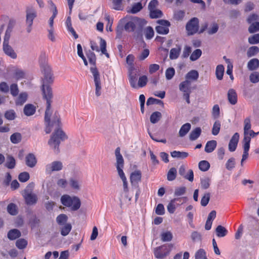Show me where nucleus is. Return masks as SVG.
<instances>
[{
	"label": "nucleus",
	"instance_id": "obj_1",
	"mask_svg": "<svg viewBox=\"0 0 259 259\" xmlns=\"http://www.w3.org/2000/svg\"><path fill=\"white\" fill-rule=\"evenodd\" d=\"M44 73V78L42 79V91L44 94V97L47 100V109L45 112V122L46 123V132L49 134L51 132L52 124L50 122L51 115V99L52 98V91L51 88L48 85V84L52 83L54 81V78L51 67L46 65L45 66L42 70Z\"/></svg>",
	"mask_w": 259,
	"mask_h": 259
},
{
	"label": "nucleus",
	"instance_id": "obj_2",
	"mask_svg": "<svg viewBox=\"0 0 259 259\" xmlns=\"http://www.w3.org/2000/svg\"><path fill=\"white\" fill-rule=\"evenodd\" d=\"M67 138V137L63 131L60 128H58L51 136L48 141V145L54 152L57 153L59 151V147L61 141L65 140Z\"/></svg>",
	"mask_w": 259,
	"mask_h": 259
},
{
	"label": "nucleus",
	"instance_id": "obj_3",
	"mask_svg": "<svg viewBox=\"0 0 259 259\" xmlns=\"http://www.w3.org/2000/svg\"><path fill=\"white\" fill-rule=\"evenodd\" d=\"M258 134L259 132L255 133L252 130L247 131L246 134H243L244 137L242 141L243 153L241 161V166L243 165L244 161L246 160L248 158L251 138L255 137Z\"/></svg>",
	"mask_w": 259,
	"mask_h": 259
},
{
	"label": "nucleus",
	"instance_id": "obj_4",
	"mask_svg": "<svg viewBox=\"0 0 259 259\" xmlns=\"http://www.w3.org/2000/svg\"><path fill=\"white\" fill-rule=\"evenodd\" d=\"M61 202L63 205L70 208L72 210H76L80 206V201L78 197L67 194L61 196Z\"/></svg>",
	"mask_w": 259,
	"mask_h": 259
},
{
	"label": "nucleus",
	"instance_id": "obj_5",
	"mask_svg": "<svg viewBox=\"0 0 259 259\" xmlns=\"http://www.w3.org/2000/svg\"><path fill=\"white\" fill-rule=\"evenodd\" d=\"M26 14V31L30 33L32 30L33 20L37 17V11L34 8L30 7L27 8Z\"/></svg>",
	"mask_w": 259,
	"mask_h": 259
},
{
	"label": "nucleus",
	"instance_id": "obj_6",
	"mask_svg": "<svg viewBox=\"0 0 259 259\" xmlns=\"http://www.w3.org/2000/svg\"><path fill=\"white\" fill-rule=\"evenodd\" d=\"M191 83L189 80L182 81L179 84V89L183 94V97L188 104L190 103V95L192 92Z\"/></svg>",
	"mask_w": 259,
	"mask_h": 259
},
{
	"label": "nucleus",
	"instance_id": "obj_7",
	"mask_svg": "<svg viewBox=\"0 0 259 259\" xmlns=\"http://www.w3.org/2000/svg\"><path fill=\"white\" fill-rule=\"evenodd\" d=\"M172 247L171 244H169L163 245L156 247L154 249V254L157 258H163L168 254Z\"/></svg>",
	"mask_w": 259,
	"mask_h": 259
},
{
	"label": "nucleus",
	"instance_id": "obj_8",
	"mask_svg": "<svg viewBox=\"0 0 259 259\" xmlns=\"http://www.w3.org/2000/svg\"><path fill=\"white\" fill-rule=\"evenodd\" d=\"M122 21L125 23L124 28L128 32L134 31L136 26L140 24V20L137 17H126Z\"/></svg>",
	"mask_w": 259,
	"mask_h": 259
},
{
	"label": "nucleus",
	"instance_id": "obj_9",
	"mask_svg": "<svg viewBox=\"0 0 259 259\" xmlns=\"http://www.w3.org/2000/svg\"><path fill=\"white\" fill-rule=\"evenodd\" d=\"M91 71L93 75L94 80L95 84V94L97 97H99L101 94V85L100 75L96 67H91Z\"/></svg>",
	"mask_w": 259,
	"mask_h": 259
},
{
	"label": "nucleus",
	"instance_id": "obj_10",
	"mask_svg": "<svg viewBox=\"0 0 259 259\" xmlns=\"http://www.w3.org/2000/svg\"><path fill=\"white\" fill-rule=\"evenodd\" d=\"M199 20L197 18L191 19L186 24V29L188 35H193L198 31Z\"/></svg>",
	"mask_w": 259,
	"mask_h": 259
},
{
	"label": "nucleus",
	"instance_id": "obj_11",
	"mask_svg": "<svg viewBox=\"0 0 259 259\" xmlns=\"http://www.w3.org/2000/svg\"><path fill=\"white\" fill-rule=\"evenodd\" d=\"M115 154L116 157L115 165L118 175L123 174V168L124 166V160L120 153V149L119 147H117L115 149Z\"/></svg>",
	"mask_w": 259,
	"mask_h": 259
},
{
	"label": "nucleus",
	"instance_id": "obj_12",
	"mask_svg": "<svg viewBox=\"0 0 259 259\" xmlns=\"http://www.w3.org/2000/svg\"><path fill=\"white\" fill-rule=\"evenodd\" d=\"M158 25L156 27V31L161 34H166L169 32L170 23L167 20H159L157 21Z\"/></svg>",
	"mask_w": 259,
	"mask_h": 259
},
{
	"label": "nucleus",
	"instance_id": "obj_13",
	"mask_svg": "<svg viewBox=\"0 0 259 259\" xmlns=\"http://www.w3.org/2000/svg\"><path fill=\"white\" fill-rule=\"evenodd\" d=\"M63 167L62 162L59 161H54L46 166V172L50 174L54 171H60L62 169Z\"/></svg>",
	"mask_w": 259,
	"mask_h": 259
},
{
	"label": "nucleus",
	"instance_id": "obj_14",
	"mask_svg": "<svg viewBox=\"0 0 259 259\" xmlns=\"http://www.w3.org/2000/svg\"><path fill=\"white\" fill-rule=\"evenodd\" d=\"M219 29V25L216 23H212L208 27L207 23L202 24L199 31V33H202L205 30H207V32L209 35L213 34L217 32Z\"/></svg>",
	"mask_w": 259,
	"mask_h": 259
},
{
	"label": "nucleus",
	"instance_id": "obj_15",
	"mask_svg": "<svg viewBox=\"0 0 259 259\" xmlns=\"http://www.w3.org/2000/svg\"><path fill=\"white\" fill-rule=\"evenodd\" d=\"M68 184L70 188L75 192H77L81 189V181L77 177L70 178Z\"/></svg>",
	"mask_w": 259,
	"mask_h": 259
},
{
	"label": "nucleus",
	"instance_id": "obj_16",
	"mask_svg": "<svg viewBox=\"0 0 259 259\" xmlns=\"http://www.w3.org/2000/svg\"><path fill=\"white\" fill-rule=\"evenodd\" d=\"M142 172L140 170H135L130 175V181L132 185H137L141 182Z\"/></svg>",
	"mask_w": 259,
	"mask_h": 259
},
{
	"label": "nucleus",
	"instance_id": "obj_17",
	"mask_svg": "<svg viewBox=\"0 0 259 259\" xmlns=\"http://www.w3.org/2000/svg\"><path fill=\"white\" fill-rule=\"evenodd\" d=\"M3 51L4 53L12 59H16L17 57L12 47L9 45V43H3Z\"/></svg>",
	"mask_w": 259,
	"mask_h": 259
},
{
	"label": "nucleus",
	"instance_id": "obj_18",
	"mask_svg": "<svg viewBox=\"0 0 259 259\" xmlns=\"http://www.w3.org/2000/svg\"><path fill=\"white\" fill-rule=\"evenodd\" d=\"M239 139V135L238 133H236L231 138L229 143V150L231 152L234 151L237 147Z\"/></svg>",
	"mask_w": 259,
	"mask_h": 259
},
{
	"label": "nucleus",
	"instance_id": "obj_19",
	"mask_svg": "<svg viewBox=\"0 0 259 259\" xmlns=\"http://www.w3.org/2000/svg\"><path fill=\"white\" fill-rule=\"evenodd\" d=\"M28 94L26 92H22L16 97L15 102L17 106L23 105L27 101Z\"/></svg>",
	"mask_w": 259,
	"mask_h": 259
},
{
	"label": "nucleus",
	"instance_id": "obj_20",
	"mask_svg": "<svg viewBox=\"0 0 259 259\" xmlns=\"http://www.w3.org/2000/svg\"><path fill=\"white\" fill-rule=\"evenodd\" d=\"M23 196L27 204L31 205L35 203L37 201V196L35 194L31 193H25Z\"/></svg>",
	"mask_w": 259,
	"mask_h": 259
},
{
	"label": "nucleus",
	"instance_id": "obj_21",
	"mask_svg": "<svg viewBox=\"0 0 259 259\" xmlns=\"http://www.w3.org/2000/svg\"><path fill=\"white\" fill-rule=\"evenodd\" d=\"M228 99L232 105H235L237 102V95L236 91L233 89H230L228 92Z\"/></svg>",
	"mask_w": 259,
	"mask_h": 259
},
{
	"label": "nucleus",
	"instance_id": "obj_22",
	"mask_svg": "<svg viewBox=\"0 0 259 259\" xmlns=\"http://www.w3.org/2000/svg\"><path fill=\"white\" fill-rule=\"evenodd\" d=\"M35 107L31 104H26L23 109L24 113L27 116L33 115L35 113Z\"/></svg>",
	"mask_w": 259,
	"mask_h": 259
},
{
	"label": "nucleus",
	"instance_id": "obj_23",
	"mask_svg": "<svg viewBox=\"0 0 259 259\" xmlns=\"http://www.w3.org/2000/svg\"><path fill=\"white\" fill-rule=\"evenodd\" d=\"M26 164L30 167H33L36 164L37 160L33 154H29L26 156Z\"/></svg>",
	"mask_w": 259,
	"mask_h": 259
},
{
	"label": "nucleus",
	"instance_id": "obj_24",
	"mask_svg": "<svg viewBox=\"0 0 259 259\" xmlns=\"http://www.w3.org/2000/svg\"><path fill=\"white\" fill-rule=\"evenodd\" d=\"M217 145V143L215 140L208 141L205 147V151L207 153L212 152L216 148Z\"/></svg>",
	"mask_w": 259,
	"mask_h": 259
},
{
	"label": "nucleus",
	"instance_id": "obj_25",
	"mask_svg": "<svg viewBox=\"0 0 259 259\" xmlns=\"http://www.w3.org/2000/svg\"><path fill=\"white\" fill-rule=\"evenodd\" d=\"M176 201L180 202L181 198H174V199H172L168 203V204L167 206V209L168 211L170 213L172 214V213H174V212L176 210V206H177L176 204Z\"/></svg>",
	"mask_w": 259,
	"mask_h": 259
},
{
	"label": "nucleus",
	"instance_id": "obj_26",
	"mask_svg": "<svg viewBox=\"0 0 259 259\" xmlns=\"http://www.w3.org/2000/svg\"><path fill=\"white\" fill-rule=\"evenodd\" d=\"M65 23L68 31H69L73 35L75 39L77 38L78 35L76 34L74 29L72 26L71 20V17L70 16H68L67 17Z\"/></svg>",
	"mask_w": 259,
	"mask_h": 259
},
{
	"label": "nucleus",
	"instance_id": "obj_27",
	"mask_svg": "<svg viewBox=\"0 0 259 259\" xmlns=\"http://www.w3.org/2000/svg\"><path fill=\"white\" fill-rule=\"evenodd\" d=\"M12 30L13 24L10 22L5 34L3 43H9V39L10 38Z\"/></svg>",
	"mask_w": 259,
	"mask_h": 259
},
{
	"label": "nucleus",
	"instance_id": "obj_28",
	"mask_svg": "<svg viewBox=\"0 0 259 259\" xmlns=\"http://www.w3.org/2000/svg\"><path fill=\"white\" fill-rule=\"evenodd\" d=\"M199 76V74L197 71L195 70H192L189 71L186 75V80H196Z\"/></svg>",
	"mask_w": 259,
	"mask_h": 259
},
{
	"label": "nucleus",
	"instance_id": "obj_29",
	"mask_svg": "<svg viewBox=\"0 0 259 259\" xmlns=\"http://www.w3.org/2000/svg\"><path fill=\"white\" fill-rule=\"evenodd\" d=\"M258 67L259 60L257 59H252L248 62L247 67L249 70H256Z\"/></svg>",
	"mask_w": 259,
	"mask_h": 259
},
{
	"label": "nucleus",
	"instance_id": "obj_30",
	"mask_svg": "<svg viewBox=\"0 0 259 259\" xmlns=\"http://www.w3.org/2000/svg\"><path fill=\"white\" fill-rule=\"evenodd\" d=\"M191 127V124L189 123H186L183 124L179 132V136L181 137L185 136L190 130Z\"/></svg>",
	"mask_w": 259,
	"mask_h": 259
},
{
	"label": "nucleus",
	"instance_id": "obj_31",
	"mask_svg": "<svg viewBox=\"0 0 259 259\" xmlns=\"http://www.w3.org/2000/svg\"><path fill=\"white\" fill-rule=\"evenodd\" d=\"M201 133V129L200 127H196L191 131L189 135V139L191 141L196 140Z\"/></svg>",
	"mask_w": 259,
	"mask_h": 259
},
{
	"label": "nucleus",
	"instance_id": "obj_32",
	"mask_svg": "<svg viewBox=\"0 0 259 259\" xmlns=\"http://www.w3.org/2000/svg\"><path fill=\"white\" fill-rule=\"evenodd\" d=\"M170 154L172 157L180 159L185 158L187 157L189 155L188 153L186 152H181L177 151H174L171 152Z\"/></svg>",
	"mask_w": 259,
	"mask_h": 259
},
{
	"label": "nucleus",
	"instance_id": "obj_33",
	"mask_svg": "<svg viewBox=\"0 0 259 259\" xmlns=\"http://www.w3.org/2000/svg\"><path fill=\"white\" fill-rule=\"evenodd\" d=\"M21 236L20 232L17 229H12L9 231L8 237L10 240H15Z\"/></svg>",
	"mask_w": 259,
	"mask_h": 259
},
{
	"label": "nucleus",
	"instance_id": "obj_34",
	"mask_svg": "<svg viewBox=\"0 0 259 259\" xmlns=\"http://www.w3.org/2000/svg\"><path fill=\"white\" fill-rule=\"evenodd\" d=\"M216 235L219 237H225L227 233V230L221 225L218 226L215 229Z\"/></svg>",
	"mask_w": 259,
	"mask_h": 259
},
{
	"label": "nucleus",
	"instance_id": "obj_35",
	"mask_svg": "<svg viewBox=\"0 0 259 259\" xmlns=\"http://www.w3.org/2000/svg\"><path fill=\"white\" fill-rule=\"evenodd\" d=\"M161 240L163 242H169L170 241L173 237L172 234L170 231L163 232L161 235Z\"/></svg>",
	"mask_w": 259,
	"mask_h": 259
},
{
	"label": "nucleus",
	"instance_id": "obj_36",
	"mask_svg": "<svg viewBox=\"0 0 259 259\" xmlns=\"http://www.w3.org/2000/svg\"><path fill=\"white\" fill-rule=\"evenodd\" d=\"M118 176L123 182V192L125 193V195H127L129 189H128V182H127L126 176H125L124 173L118 175Z\"/></svg>",
	"mask_w": 259,
	"mask_h": 259
},
{
	"label": "nucleus",
	"instance_id": "obj_37",
	"mask_svg": "<svg viewBox=\"0 0 259 259\" xmlns=\"http://www.w3.org/2000/svg\"><path fill=\"white\" fill-rule=\"evenodd\" d=\"M224 73V67L222 65H219L216 67L215 75L218 79L222 80Z\"/></svg>",
	"mask_w": 259,
	"mask_h": 259
},
{
	"label": "nucleus",
	"instance_id": "obj_38",
	"mask_svg": "<svg viewBox=\"0 0 259 259\" xmlns=\"http://www.w3.org/2000/svg\"><path fill=\"white\" fill-rule=\"evenodd\" d=\"M181 49L180 47L171 49L169 54V58L171 59H176L178 58L181 52Z\"/></svg>",
	"mask_w": 259,
	"mask_h": 259
},
{
	"label": "nucleus",
	"instance_id": "obj_39",
	"mask_svg": "<svg viewBox=\"0 0 259 259\" xmlns=\"http://www.w3.org/2000/svg\"><path fill=\"white\" fill-rule=\"evenodd\" d=\"M15 165L16 161L14 158L11 156H8L5 166L8 168L12 169L15 167Z\"/></svg>",
	"mask_w": 259,
	"mask_h": 259
},
{
	"label": "nucleus",
	"instance_id": "obj_40",
	"mask_svg": "<svg viewBox=\"0 0 259 259\" xmlns=\"http://www.w3.org/2000/svg\"><path fill=\"white\" fill-rule=\"evenodd\" d=\"M62 226H63L61 228V234L62 236H65L70 232L72 229V226L69 223L66 224Z\"/></svg>",
	"mask_w": 259,
	"mask_h": 259
},
{
	"label": "nucleus",
	"instance_id": "obj_41",
	"mask_svg": "<svg viewBox=\"0 0 259 259\" xmlns=\"http://www.w3.org/2000/svg\"><path fill=\"white\" fill-rule=\"evenodd\" d=\"M67 220L68 217L65 214H61L56 218V222L60 226L67 224Z\"/></svg>",
	"mask_w": 259,
	"mask_h": 259
},
{
	"label": "nucleus",
	"instance_id": "obj_42",
	"mask_svg": "<svg viewBox=\"0 0 259 259\" xmlns=\"http://www.w3.org/2000/svg\"><path fill=\"white\" fill-rule=\"evenodd\" d=\"M48 37L50 40L52 42H55L57 40V34L55 32V28H48Z\"/></svg>",
	"mask_w": 259,
	"mask_h": 259
},
{
	"label": "nucleus",
	"instance_id": "obj_43",
	"mask_svg": "<svg viewBox=\"0 0 259 259\" xmlns=\"http://www.w3.org/2000/svg\"><path fill=\"white\" fill-rule=\"evenodd\" d=\"M243 134H246L247 131H250L251 127V119L250 117H246L243 122Z\"/></svg>",
	"mask_w": 259,
	"mask_h": 259
},
{
	"label": "nucleus",
	"instance_id": "obj_44",
	"mask_svg": "<svg viewBox=\"0 0 259 259\" xmlns=\"http://www.w3.org/2000/svg\"><path fill=\"white\" fill-rule=\"evenodd\" d=\"M161 114L158 111L153 112L150 116V121L152 123H157L161 118Z\"/></svg>",
	"mask_w": 259,
	"mask_h": 259
},
{
	"label": "nucleus",
	"instance_id": "obj_45",
	"mask_svg": "<svg viewBox=\"0 0 259 259\" xmlns=\"http://www.w3.org/2000/svg\"><path fill=\"white\" fill-rule=\"evenodd\" d=\"M150 16L151 18H157L162 17V12L157 8L154 9V10H150Z\"/></svg>",
	"mask_w": 259,
	"mask_h": 259
},
{
	"label": "nucleus",
	"instance_id": "obj_46",
	"mask_svg": "<svg viewBox=\"0 0 259 259\" xmlns=\"http://www.w3.org/2000/svg\"><path fill=\"white\" fill-rule=\"evenodd\" d=\"M100 50H101L102 53L105 55V56L109 58V55L107 52V50H106V41L102 38H100Z\"/></svg>",
	"mask_w": 259,
	"mask_h": 259
},
{
	"label": "nucleus",
	"instance_id": "obj_47",
	"mask_svg": "<svg viewBox=\"0 0 259 259\" xmlns=\"http://www.w3.org/2000/svg\"><path fill=\"white\" fill-rule=\"evenodd\" d=\"M176 175H177L176 169L174 167L171 168L169 170V171L167 173V180L168 181H170L174 180L176 179Z\"/></svg>",
	"mask_w": 259,
	"mask_h": 259
},
{
	"label": "nucleus",
	"instance_id": "obj_48",
	"mask_svg": "<svg viewBox=\"0 0 259 259\" xmlns=\"http://www.w3.org/2000/svg\"><path fill=\"white\" fill-rule=\"evenodd\" d=\"M210 179L208 177H204L201 179V187L204 189H207L210 186Z\"/></svg>",
	"mask_w": 259,
	"mask_h": 259
},
{
	"label": "nucleus",
	"instance_id": "obj_49",
	"mask_svg": "<svg viewBox=\"0 0 259 259\" xmlns=\"http://www.w3.org/2000/svg\"><path fill=\"white\" fill-rule=\"evenodd\" d=\"M209 167L210 164L209 162L206 160L201 161L199 163V168L203 171H207L209 169Z\"/></svg>",
	"mask_w": 259,
	"mask_h": 259
},
{
	"label": "nucleus",
	"instance_id": "obj_50",
	"mask_svg": "<svg viewBox=\"0 0 259 259\" xmlns=\"http://www.w3.org/2000/svg\"><path fill=\"white\" fill-rule=\"evenodd\" d=\"M7 210L11 215H16L18 212L17 206L12 203L8 205Z\"/></svg>",
	"mask_w": 259,
	"mask_h": 259
},
{
	"label": "nucleus",
	"instance_id": "obj_51",
	"mask_svg": "<svg viewBox=\"0 0 259 259\" xmlns=\"http://www.w3.org/2000/svg\"><path fill=\"white\" fill-rule=\"evenodd\" d=\"M123 0H112V8L116 10L123 9L122 2Z\"/></svg>",
	"mask_w": 259,
	"mask_h": 259
},
{
	"label": "nucleus",
	"instance_id": "obj_52",
	"mask_svg": "<svg viewBox=\"0 0 259 259\" xmlns=\"http://www.w3.org/2000/svg\"><path fill=\"white\" fill-rule=\"evenodd\" d=\"M258 52V48L256 46H253L249 48L247 52V55L248 57H251L256 55Z\"/></svg>",
	"mask_w": 259,
	"mask_h": 259
},
{
	"label": "nucleus",
	"instance_id": "obj_53",
	"mask_svg": "<svg viewBox=\"0 0 259 259\" xmlns=\"http://www.w3.org/2000/svg\"><path fill=\"white\" fill-rule=\"evenodd\" d=\"M11 141L14 144L19 143L21 140V135L20 133L13 134L10 137Z\"/></svg>",
	"mask_w": 259,
	"mask_h": 259
},
{
	"label": "nucleus",
	"instance_id": "obj_54",
	"mask_svg": "<svg viewBox=\"0 0 259 259\" xmlns=\"http://www.w3.org/2000/svg\"><path fill=\"white\" fill-rule=\"evenodd\" d=\"M148 81V78L146 75H143L139 77L138 83L137 84V88H142L145 87Z\"/></svg>",
	"mask_w": 259,
	"mask_h": 259
},
{
	"label": "nucleus",
	"instance_id": "obj_55",
	"mask_svg": "<svg viewBox=\"0 0 259 259\" xmlns=\"http://www.w3.org/2000/svg\"><path fill=\"white\" fill-rule=\"evenodd\" d=\"M202 52L200 49L195 50L190 56V59L191 61L197 60L201 55Z\"/></svg>",
	"mask_w": 259,
	"mask_h": 259
},
{
	"label": "nucleus",
	"instance_id": "obj_56",
	"mask_svg": "<svg viewBox=\"0 0 259 259\" xmlns=\"http://www.w3.org/2000/svg\"><path fill=\"white\" fill-rule=\"evenodd\" d=\"M5 117L8 120H14L16 117V113L13 110H8L5 114Z\"/></svg>",
	"mask_w": 259,
	"mask_h": 259
},
{
	"label": "nucleus",
	"instance_id": "obj_57",
	"mask_svg": "<svg viewBox=\"0 0 259 259\" xmlns=\"http://www.w3.org/2000/svg\"><path fill=\"white\" fill-rule=\"evenodd\" d=\"M27 245V241L24 239H19L16 242V246L20 249L25 248Z\"/></svg>",
	"mask_w": 259,
	"mask_h": 259
},
{
	"label": "nucleus",
	"instance_id": "obj_58",
	"mask_svg": "<svg viewBox=\"0 0 259 259\" xmlns=\"http://www.w3.org/2000/svg\"><path fill=\"white\" fill-rule=\"evenodd\" d=\"M220 128H221L220 122L219 121H215L213 125V127L212 129V134L214 136L217 135L220 132Z\"/></svg>",
	"mask_w": 259,
	"mask_h": 259
},
{
	"label": "nucleus",
	"instance_id": "obj_59",
	"mask_svg": "<svg viewBox=\"0 0 259 259\" xmlns=\"http://www.w3.org/2000/svg\"><path fill=\"white\" fill-rule=\"evenodd\" d=\"M68 183L67 180L64 178L59 179L56 182L57 186L63 189L67 187Z\"/></svg>",
	"mask_w": 259,
	"mask_h": 259
},
{
	"label": "nucleus",
	"instance_id": "obj_60",
	"mask_svg": "<svg viewBox=\"0 0 259 259\" xmlns=\"http://www.w3.org/2000/svg\"><path fill=\"white\" fill-rule=\"evenodd\" d=\"M251 24L248 28V31L250 33H254L259 30V22H255Z\"/></svg>",
	"mask_w": 259,
	"mask_h": 259
},
{
	"label": "nucleus",
	"instance_id": "obj_61",
	"mask_svg": "<svg viewBox=\"0 0 259 259\" xmlns=\"http://www.w3.org/2000/svg\"><path fill=\"white\" fill-rule=\"evenodd\" d=\"M14 77L17 79L23 78L25 77V73L21 69H17L15 71Z\"/></svg>",
	"mask_w": 259,
	"mask_h": 259
},
{
	"label": "nucleus",
	"instance_id": "obj_62",
	"mask_svg": "<svg viewBox=\"0 0 259 259\" xmlns=\"http://www.w3.org/2000/svg\"><path fill=\"white\" fill-rule=\"evenodd\" d=\"M175 74V70L173 68H168L165 71V77L167 80L171 79Z\"/></svg>",
	"mask_w": 259,
	"mask_h": 259
},
{
	"label": "nucleus",
	"instance_id": "obj_63",
	"mask_svg": "<svg viewBox=\"0 0 259 259\" xmlns=\"http://www.w3.org/2000/svg\"><path fill=\"white\" fill-rule=\"evenodd\" d=\"M250 80L252 83H257L259 82V73L254 72L252 73L249 76Z\"/></svg>",
	"mask_w": 259,
	"mask_h": 259
},
{
	"label": "nucleus",
	"instance_id": "obj_64",
	"mask_svg": "<svg viewBox=\"0 0 259 259\" xmlns=\"http://www.w3.org/2000/svg\"><path fill=\"white\" fill-rule=\"evenodd\" d=\"M248 42L250 44H256L259 43V34H255L248 38Z\"/></svg>",
	"mask_w": 259,
	"mask_h": 259
}]
</instances>
